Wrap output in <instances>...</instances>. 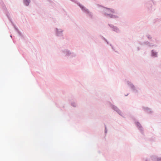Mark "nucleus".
I'll return each mask as SVG.
<instances>
[{
  "label": "nucleus",
  "mask_w": 161,
  "mask_h": 161,
  "mask_svg": "<svg viewBox=\"0 0 161 161\" xmlns=\"http://www.w3.org/2000/svg\"><path fill=\"white\" fill-rule=\"evenodd\" d=\"M114 12V10L112 9L107 8L105 11V14L108 15H110V17L111 18L115 17L114 15H110L111 14L113 13Z\"/></svg>",
  "instance_id": "1"
},
{
  "label": "nucleus",
  "mask_w": 161,
  "mask_h": 161,
  "mask_svg": "<svg viewBox=\"0 0 161 161\" xmlns=\"http://www.w3.org/2000/svg\"><path fill=\"white\" fill-rule=\"evenodd\" d=\"M24 3L26 6H28L29 5L30 1V0H24Z\"/></svg>",
  "instance_id": "2"
}]
</instances>
